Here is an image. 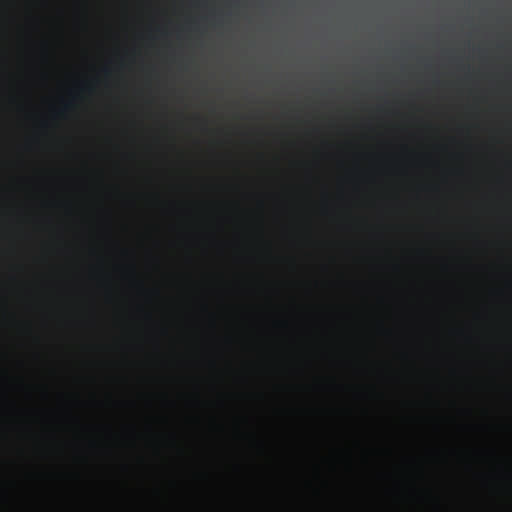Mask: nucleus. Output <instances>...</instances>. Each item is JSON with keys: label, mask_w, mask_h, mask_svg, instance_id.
<instances>
[{"label": "nucleus", "mask_w": 512, "mask_h": 512, "mask_svg": "<svg viewBox=\"0 0 512 512\" xmlns=\"http://www.w3.org/2000/svg\"><path fill=\"white\" fill-rule=\"evenodd\" d=\"M70 107L69 104L64 105V108L68 109Z\"/></svg>", "instance_id": "1"}]
</instances>
